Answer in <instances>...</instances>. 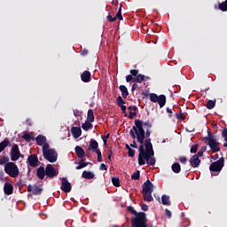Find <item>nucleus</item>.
I'll use <instances>...</instances> for the list:
<instances>
[{
    "label": "nucleus",
    "mask_w": 227,
    "mask_h": 227,
    "mask_svg": "<svg viewBox=\"0 0 227 227\" xmlns=\"http://www.w3.org/2000/svg\"><path fill=\"white\" fill-rule=\"evenodd\" d=\"M129 136L132 139L137 140V143L140 144L139 146V154H138V165L145 166V164H148V166H155V159L153 157L154 154H147L146 149L145 150V128H143V121L139 119L135 120V126L129 130Z\"/></svg>",
    "instance_id": "obj_1"
},
{
    "label": "nucleus",
    "mask_w": 227,
    "mask_h": 227,
    "mask_svg": "<svg viewBox=\"0 0 227 227\" xmlns=\"http://www.w3.org/2000/svg\"><path fill=\"white\" fill-rule=\"evenodd\" d=\"M142 194L145 201L148 203L153 201V197L152 196L153 192V184L150 182V179H147L142 185Z\"/></svg>",
    "instance_id": "obj_2"
},
{
    "label": "nucleus",
    "mask_w": 227,
    "mask_h": 227,
    "mask_svg": "<svg viewBox=\"0 0 227 227\" xmlns=\"http://www.w3.org/2000/svg\"><path fill=\"white\" fill-rule=\"evenodd\" d=\"M147 221L146 213L139 212L131 218V227H148Z\"/></svg>",
    "instance_id": "obj_3"
},
{
    "label": "nucleus",
    "mask_w": 227,
    "mask_h": 227,
    "mask_svg": "<svg viewBox=\"0 0 227 227\" xmlns=\"http://www.w3.org/2000/svg\"><path fill=\"white\" fill-rule=\"evenodd\" d=\"M206 143H207L212 153H215L216 152H221V147L219 146V142H217V138L212 135V133L208 132L207 137H204Z\"/></svg>",
    "instance_id": "obj_4"
},
{
    "label": "nucleus",
    "mask_w": 227,
    "mask_h": 227,
    "mask_svg": "<svg viewBox=\"0 0 227 227\" xmlns=\"http://www.w3.org/2000/svg\"><path fill=\"white\" fill-rule=\"evenodd\" d=\"M4 172L9 175L12 178H17L19 176V167L14 162H7L4 165Z\"/></svg>",
    "instance_id": "obj_5"
},
{
    "label": "nucleus",
    "mask_w": 227,
    "mask_h": 227,
    "mask_svg": "<svg viewBox=\"0 0 227 227\" xmlns=\"http://www.w3.org/2000/svg\"><path fill=\"white\" fill-rule=\"evenodd\" d=\"M145 136L146 137L145 140V147L146 149L145 153L149 155H155V152H153V145H152V138H150V136H152V130H145Z\"/></svg>",
    "instance_id": "obj_6"
},
{
    "label": "nucleus",
    "mask_w": 227,
    "mask_h": 227,
    "mask_svg": "<svg viewBox=\"0 0 227 227\" xmlns=\"http://www.w3.org/2000/svg\"><path fill=\"white\" fill-rule=\"evenodd\" d=\"M150 100L151 102H154L159 104L160 106V109H162V107H164V106H166V95L161 94L160 96H158L155 93H151L149 95Z\"/></svg>",
    "instance_id": "obj_7"
},
{
    "label": "nucleus",
    "mask_w": 227,
    "mask_h": 227,
    "mask_svg": "<svg viewBox=\"0 0 227 227\" xmlns=\"http://www.w3.org/2000/svg\"><path fill=\"white\" fill-rule=\"evenodd\" d=\"M20 157L23 159L24 155L20 153V150L19 149V145L14 144L12 146V150H11V160H12V162H15V160H19Z\"/></svg>",
    "instance_id": "obj_8"
},
{
    "label": "nucleus",
    "mask_w": 227,
    "mask_h": 227,
    "mask_svg": "<svg viewBox=\"0 0 227 227\" xmlns=\"http://www.w3.org/2000/svg\"><path fill=\"white\" fill-rule=\"evenodd\" d=\"M43 156L48 162L52 163L58 160V152H56V149H50V151L45 152Z\"/></svg>",
    "instance_id": "obj_9"
},
{
    "label": "nucleus",
    "mask_w": 227,
    "mask_h": 227,
    "mask_svg": "<svg viewBox=\"0 0 227 227\" xmlns=\"http://www.w3.org/2000/svg\"><path fill=\"white\" fill-rule=\"evenodd\" d=\"M223 168H224V158L223 157H222L218 160L211 163V165L209 167V170L217 172V171H221L223 169Z\"/></svg>",
    "instance_id": "obj_10"
},
{
    "label": "nucleus",
    "mask_w": 227,
    "mask_h": 227,
    "mask_svg": "<svg viewBox=\"0 0 227 227\" xmlns=\"http://www.w3.org/2000/svg\"><path fill=\"white\" fill-rule=\"evenodd\" d=\"M27 192H32L34 196H40V194L43 192V188L36 184H34V185L28 184Z\"/></svg>",
    "instance_id": "obj_11"
},
{
    "label": "nucleus",
    "mask_w": 227,
    "mask_h": 227,
    "mask_svg": "<svg viewBox=\"0 0 227 227\" xmlns=\"http://www.w3.org/2000/svg\"><path fill=\"white\" fill-rule=\"evenodd\" d=\"M60 189L64 192H70L72 191V184L67 180V177H62Z\"/></svg>",
    "instance_id": "obj_12"
},
{
    "label": "nucleus",
    "mask_w": 227,
    "mask_h": 227,
    "mask_svg": "<svg viewBox=\"0 0 227 227\" xmlns=\"http://www.w3.org/2000/svg\"><path fill=\"white\" fill-rule=\"evenodd\" d=\"M45 175L48 178H54V176H58V172L51 164H48L45 168Z\"/></svg>",
    "instance_id": "obj_13"
},
{
    "label": "nucleus",
    "mask_w": 227,
    "mask_h": 227,
    "mask_svg": "<svg viewBox=\"0 0 227 227\" xmlns=\"http://www.w3.org/2000/svg\"><path fill=\"white\" fill-rule=\"evenodd\" d=\"M145 81V75L139 74L137 76L133 77L132 75L126 76V82H138L141 83Z\"/></svg>",
    "instance_id": "obj_14"
},
{
    "label": "nucleus",
    "mask_w": 227,
    "mask_h": 227,
    "mask_svg": "<svg viewBox=\"0 0 227 227\" xmlns=\"http://www.w3.org/2000/svg\"><path fill=\"white\" fill-rule=\"evenodd\" d=\"M27 162L31 168H36V166H38V156H36V154L29 155Z\"/></svg>",
    "instance_id": "obj_15"
},
{
    "label": "nucleus",
    "mask_w": 227,
    "mask_h": 227,
    "mask_svg": "<svg viewBox=\"0 0 227 227\" xmlns=\"http://www.w3.org/2000/svg\"><path fill=\"white\" fill-rule=\"evenodd\" d=\"M190 164L192 168H200V164H201V160L198 156H192L190 159Z\"/></svg>",
    "instance_id": "obj_16"
},
{
    "label": "nucleus",
    "mask_w": 227,
    "mask_h": 227,
    "mask_svg": "<svg viewBox=\"0 0 227 227\" xmlns=\"http://www.w3.org/2000/svg\"><path fill=\"white\" fill-rule=\"evenodd\" d=\"M4 192L7 196L13 194V185L12 183H5L4 185Z\"/></svg>",
    "instance_id": "obj_17"
},
{
    "label": "nucleus",
    "mask_w": 227,
    "mask_h": 227,
    "mask_svg": "<svg viewBox=\"0 0 227 227\" xmlns=\"http://www.w3.org/2000/svg\"><path fill=\"white\" fill-rule=\"evenodd\" d=\"M71 133L73 135V137H74V139H78V137H81V135L82 134V130L79 127H72Z\"/></svg>",
    "instance_id": "obj_18"
},
{
    "label": "nucleus",
    "mask_w": 227,
    "mask_h": 227,
    "mask_svg": "<svg viewBox=\"0 0 227 227\" xmlns=\"http://www.w3.org/2000/svg\"><path fill=\"white\" fill-rule=\"evenodd\" d=\"M81 79H82V82H90V81H91V73L88 70H85L81 74Z\"/></svg>",
    "instance_id": "obj_19"
},
{
    "label": "nucleus",
    "mask_w": 227,
    "mask_h": 227,
    "mask_svg": "<svg viewBox=\"0 0 227 227\" xmlns=\"http://www.w3.org/2000/svg\"><path fill=\"white\" fill-rule=\"evenodd\" d=\"M74 152L78 157V159H82V157H84V155H86V153L84 152V149H82V147L77 145L74 148Z\"/></svg>",
    "instance_id": "obj_20"
},
{
    "label": "nucleus",
    "mask_w": 227,
    "mask_h": 227,
    "mask_svg": "<svg viewBox=\"0 0 227 227\" xmlns=\"http://www.w3.org/2000/svg\"><path fill=\"white\" fill-rule=\"evenodd\" d=\"M35 141L38 146H42L43 145H45V143H47V137L43 135H39L36 137Z\"/></svg>",
    "instance_id": "obj_21"
},
{
    "label": "nucleus",
    "mask_w": 227,
    "mask_h": 227,
    "mask_svg": "<svg viewBox=\"0 0 227 227\" xmlns=\"http://www.w3.org/2000/svg\"><path fill=\"white\" fill-rule=\"evenodd\" d=\"M45 168L39 167L36 171V176H38V178L40 180H43V178H45Z\"/></svg>",
    "instance_id": "obj_22"
},
{
    "label": "nucleus",
    "mask_w": 227,
    "mask_h": 227,
    "mask_svg": "<svg viewBox=\"0 0 227 227\" xmlns=\"http://www.w3.org/2000/svg\"><path fill=\"white\" fill-rule=\"evenodd\" d=\"M82 176L86 180H92V178H95V174H93L91 171L84 170L82 174Z\"/></svg>",
    "instance_id": "obj_23"
},
{
    "label": "nucleus",
    "mask_w": 227,
    "mask_h": 227,
    "mask_svg": "<svg viewBox=\"0 0 227 227\" xmlns=\"http://www.w3.org/2000/svg\"><path fill=\"white\" fill-rule=\"evenodd\" d=\"M10 145V139L5 138L0 143V153L2 152H4L6 148H8V145Z\"/></svg>",
    "instance_id": "obj_24"
},
{
    "label": "nucleus",
    "mask_w": 227,
    "mask_h": 227,
    "mask_svg": "<svg viewBox=\"0 0 227 227\" xmlns=\"http://www.w3.org/2000/svg\"><path fill=\"white\" fill-rule=\"evenodd\" d=\"M98 142H97V140L93 138L90 139L89 150H93V152H95V150H98Z\"/></svg>",
    "instance_id": "obj_25"
},
{
    "label": "nucleus",
    "mask_w": 227,
    "mask_h": 227,
    "mask_svg": "<svg viewBox=\"0 0 227 227\" xmlns=\"http://www.w3.org/2000/svg\"><path fill=\"white\" fill-rule=\"evenodd\" d=\"M119 90H120V91L121 93V96L124 98H127V97H129V90L127 89V86L121 85V86H119Z\"/></svg>",
    "instance_id": "obj_26"
},
{
    "label": "nucleus",
    "mask_w": 227,
    "mask_h": 227,
    "mask_svg": "<svg viewBox=\"0 0 227 227\" xmlns=\"http://www.w3.org/2000/svg\"><path fill=\"white\" fill-rule=\"evenodd\" d=\"M161 203H162V205H166L167 207L171 206V200H169V196L162 195L161 196Z\"/></svg>",
    "instance_id": "obj_27"
},
{
    "label": "nucleus",
    "mask_w": 227,
    "mask_h": 227,
    "mask_svg": "<svg viewBox=\"0 0 227 227\" xmlns=\"http://www.w3.org/2000/svg\"><path fill=\"white\" fill-rule=\"evenodd\" d=\"M87 121L93 123L95 121V115L93 114V109H90L87 114Z\"/></svg>",
    "instance_id": "obj_28"
},
{
    "label": "nucleus",
    "mask_w": 227,
    "mask_h": 227,
    "mask_svg": "<svg viewBox=\"0 0 227 227\" xmlns=\"http://www.w3.org/2000/svg\"><path fill=\"white\" fill-rule=\"evenodd\" d=\"M82 129H83L86 130V131L90 130V129H93V124H91L90 121H86L82 125Z\"/></svg>",
    "instance_id": "obj_29"
},
{
    "label": "nucleus",
    "mask_w": 227,
    "mask_h": 227,
    "mask_svg": "<svg viewBox=\"0 0 227 227\" xmlns=\"http://www.w3.org/2000/svg\"><path fill=\"white\" fill-rule=\"evenodd\" d=\"M172 171L174 173H180V171H182V167H180L178 162L172 164Z\"/></svg>",
    "instance_id": "obj_30"
},
{
    "label": "nucleus",
    "mask_w": 227,
    "mask_h": 227,
    "mask_svg": "<svg viewBox=\"0 0 227 227\" xmlns=\"http://www.w3.org/2000/svg\"><path fill=\"white\" fill-rule=\"evenodd\" d=\"M218 10H220L221 12H227V0L218 4Z\"/></svg>",
    "instance_id": "obj_31"
},
{
    "label": "nucleus",
    "mask_w": 227,
    "mask_h": 227,
    "mask_svg": "<svg viewBox=\"0 0 227 227\" xmlns=\"http://www.w3.org/2000/svg\"><path fill=\"white\" fill-rule=\"evenodd\" d=\"M78 166L76 167V169H82L83 168H86V166H89V164H91L90 161L82 162V160H81L78 162Z\"/></svg>",
    "instance_id": "obj_32"
},
{
    "label": "nucleus",
    "mask_w": 227,
    "mask_h": 227,
    "mask_svg": "<svg viewBox=\"0 0 227 227\" xmlns=\"http://www.w3.org/2000/svg\"><path fill=\"white\" fill-rule=\"evenodd\" d=\"M8 162H10V158H8V156H0V166L8 164Z\"/></svg>",
    "instance_id": "obj_33"
},
{
    "label": "nucleus",
    "mask_w": 227,
    "mask_h": 227,
    "mask_svg": "<svg viewBox=\"0 0 227 227\" xmlns=\"http://www.w3.org/2000/svg\"><path fill=\"white\" fill-rule=\"evenodd\" d=\"M140 176H141V172L139 170H137L132 174L131 180H139Z\"/></svg>",
    "instance_id": "obj_34"
},
{
    "label": "nucleus",
    "mask_w": 227,
    "mask_h": 227,
    "mask_svg": "<svg viewBox=\"0 0 227 227\" xmlns=\"http://www.w3.org/2000/svg\"><path fill=\"white\" fill-rule=\"evenodd\" d=\"M144 127H145V130H150V129H152V127H153V124L150 121H145V122L142 121V129Z\"/></svg>",
    "instance_id": "obj_35"
},
{
    "label": "nucleus",
    "mask_w": 227,
    "mask_h": 227,
    "mask_svg": "<svg viewBox=\"0 0 227 227\" xmlns=\"http://www.w3.org/2000/svg\"><path fill=\"white\" fill-rule=\"evenodd\" d=\"M215 107V100H208L207 104V109H214Z\"/></svg>",
    "instance_id": "obj_36"
},
{
    "label": "nucleus",
    "mask_w": 227,
    "mask_h": 227,
    "mask_svg": "<svg viewBox=\"0 0 227 227\" xmlns=\"http://www.w3.org/2000/svg\"><path fill=\"white\" fill-rule=\"evenodd\" d=\"M112 184L114 187H120V178L119 177H112Z\"/></svg>",
    "instance_id": "obj_37"
},
{
    "label": "nucleus",
    "mask_w": 227,
    "mask_h": 227,
    "mask_svg": "<svg viewBox=\"0 0 227 227\" xmlns=\"http://www.w3.org/2000/svg\"><path fill=\"white\" fill-rule=\"evenodd\" d=\"M22 137L25 139V141H27V143H29L33 139V137H31V135L27 132H25Z\"/></svg>",
    "instance_id": "obj_38"
},
{
    "label": "nucleus",
    "mask_w": 227,
    "mask_h": 227,
    "mask_svg": "<svg viewBox=\"0 0 227 227\" xmlns=\"http://www.w3.org/2000/svg\"><path fill=\"white\" fill-rule=\"evenodd\" d=\"M43 154L45 153V152H50L51 151V145H49V143H44L43 145Z\"/></svg>",
    "instance_id": "obj_39"
},
{
    "label": "nucleus",
    "mask_w": 227,
    "mask_h": 227,
    "mask_svg": "<svg viewBox=\"0 0 227 227\" xmlns=\"http://www.w3.org/2000/svg\"><path fill=\"white\" fill-rule=\"evenodd\" d=\"M115 19H118V20H123V16L121 15V7L119 8Z\"/></svg>",
    "instance_id": "obj_40"
},
{
    "label": "nucleus",
    "mask_w": 227,
    "mask_h": 227,
    "mask_svg": "<svg viewBox=\"0 0 227 227\" xmlns=\"http://www.w3.org/2000/svg\"><path fill=\"white\" fill-rule=\"evenodd\" d=\"M127 210H128V212H129V214H133L134 215H137V214H139V213H137V211H136V209H134V207L132 206H129L127 207Z\"/></svg>",
    "instance_id": "obj_41"
},
{
    "label": "nucleus",
    "mask_w": 227,
    "mask_h": 227,
    "mask_svg": "<svg viewBox=\"0 0 227 227\" xmlns=\"http://www.w3.org/2000/svg\"><path fill=\"white\" fill-rule=\"evenodd\" d=\"M116 102H117L118 107H119L120 106H123V105L125 104V100H123V98H121V96H118Z\"/></svg>",
    "instance_id": "obj_42"
},
{
    "label": "nucleus",
    "mask_w": 227,
    "mask_h": 227,
    "mask_svg": "<svg viewBox=\"0 0 227 227\" xmlns=\"http://www.w3.org/2000/svg\"><path fill=\"white\" fill-rule=\"evenodd\" d=\"M130 74H128V75H132L133 77H137L138 76L139 74V70H137V69H131L130 70Z\"/></svg>",
    "instance_id": "obj_43"
},
{
    "label": "nucleus",
    "mask_w": 227,
    "mask_h": 227,
    "mask_svg": "<svg viewBox=\"0 0 227 227\" xmlns=\"http://www.w3.org/2000/svg\"><path fill=\"white\" fill-rule=\"evenodd\" d=\"M176 117L177 120H185L186 118L185 114L182 113L181 114L176 113Z\"/></svg>",
    "instance_id": "obj_44"
},
{
    "label": "nucleus",
    "mask_w": 227,
    "mask_h": 227,
    "mask_svg": "<svg viewBox=\"0 0 227 227\" xmlns=\"http://www.w3.org/2000/svg\"><path fill=\"white\" fill-rule=\"evenodd\" d=\"M198 146H199L198 145H192L190 150L191 153H196L198 152Z\"/></svg>",
    "instance_id": "obj_45"
},
{
    "label": "nucleus",
    "mask_w": 227,
    "mask_h": 227,
    "mask_svg": "<svg viewBox=\"0 0 227 227\" xmlns=\"http://www.w3.org/2000/svg\"><path fill=\"white\" fill-rule=\"evenodd\" d=\"M109 137H110V135H109V133H107L104 137H102L103 143L106 147H107V139L109 138Z\"/></svg>",
    "instance_id": "obj_46"
},
{
    "label": "nucleus",
    "mask_w": 227,
    "mask_h": 227,
    "mask_svg": "<svg viewBox=\"0 0 227 227\" xmlns=\"http://www.w3.org/2000/svg\"><path fill=\"white\" fill-rule=\"evenodd\" d=\"M222 136L224 138V141L227 143V128L223 129Z\"/></svg>",
    "instance_id": "obj_47"
},
{
    "label": "nucleus",
    "mask_w": 227,
    "mask_h": 227,
    "mask_svg": "<svg viewBox=\"0 0 227 227\" xmlns=\"http://www.w3.org/2000/svg\"><path fill=\"white\" fill-rule=\"evenodd\" d=\"M134 116H137V112H129V120H134Z\"/></svg>",
    "instance_id": "obj_48"
},
{
    "label": "nucleus",
    "mask_w": 227,
    "mask_h": 227,
    "mask_svg": "<svg viewBox=\"0 0 227 227\" xmlns=\"http://www.w3.org/2000/svg\"><path fill=\"white\" fill-rule=\"evenodd\" d=\"M128 155H129V157H135V155H136V151H134L133 149H129V150L128 151Z\"/></svg>",
    "instance_id": "obj_49"
},
{
    "label": "nucleus",
    "mask_w": 227,
    "mask_h": 227,
    "mask_svg": "<svg viewBox=\"0 0 227 227\" xmlns=\"http://www.w3.org/2000/svg\"><path fill=\"white\" fill-rule=\"evenodd\" d=\"M99 169L101 171H107V166L106 164H104V163H101L100 167H99Z\"/></svg>",
    "instance_id": "obj_50"
},
{
    "label": "nucleus",
    "mask_w": 227,
    "mask_h": 227,
    "mask_svg": "<svg viewBox=\"0 0 227 227\" xmlns=\"http://www.w3.org/2000/svg\"><path fill=\"white\" fill-rule=\"evenodd\" d=\"M141 208H142V210H144V212H148V205L142 204Z\"/></svg>",
    "instance_id": "obj_51"
},
{
    "label": "nucleus",
    "mask_w": 227,
    "mask_h": 227,
    "mask_svg": "<svg viewBox=\"0 0 227 227\" xmlns=\"http://www.w3.org/2000/svg\"><path fill=\"white\" fill-rule=\"evenodd\" d=\"M165 214L168 219H171V212L169 211V209L166 208Z\"/></svg>",
    "instance_id": "obj_52"
},
{
    "label": "nucleus",
    "mask_w": 227,
    "mask_h": 227,
    "mask_svg": "<svg viewBox=\"0 0 227 227\" xmlns=\"http://www.w3.org/2000/svg\"><path fill=\"white\" fill-rule=\"evenodd\" d=\"M128 109H129V111H130V112H132V111H137V106H129V107H128Z\"/></svg>",
    "instance_id": "obj_53"
},
{
    "label": "nucleus",
    "mask_w": 227,
    "mask_h": 227,
    "mask_svg": "<svg viewBox=\"0 0 227 227\" xmlns=\"http://www.w3.org/2000/svg\"><path fill=\"white\" fill-rule=\"evenodd\" d=\"M179 160L182 164H185L187 162V158L185 157H180Z\"/></svg>",
    "instance_id": "obj_54"
},
{
    "label": "nucleus",
    "mask_w": 227,
    "mask_h": 227,
    "mask_svg": "<svg viewBox=\"0 0 227 227\" xmlns=\"http://www.w3.org/2000/svg\"><path fill=\"white\" fill-rule=\"evenodd\" d=\"M203 153H204L203 151L200 150L198 152V153L194 154V155H195V157H198L200 159V157H203Z\"/></svg>",
    "instance_id": "obj_55"
},
{
    "label": "nucleus",
    "mask_w": 227,
    "mask_h": 227,
    "mask_svg": "<svg viewBox=\"0 0 227 227\" xmlns=\"http://www.w3.org/2000/svg\"><path fill=\"white\" fill-rule=\"evenodd\" d=\"M119 107H121V110L122 111V113H125V111H127V106L125 105H121L119 106Z\"/></svg>",
    "instance_id": "obj_56"
},
{
    "label": "nucleus",
    "mask_w": 227,
    "mask_h": 227,
    "mask_svg": "<svg viewBox=\"0 0 227 227\" xmlns=\"http://www.w3.org/2000/svg\"><path fill=\"white\" fill-rule=\"evenodd\" d=\"M167 113H168V116H169V118H171V114H173V110H171V108H169V107H167Z\"/></svg>",
    "instance_id": "obj_57"
},
{
    "label": "nucleus",
    "mask_w": 227,
    "mask_h": 227,
    "mask_svg": "<svg viewBox=\"0 0 227 227\" xmlns=\"http://www.w3.org/2000/svg\"><path fill=\"white\" fill-rule=\"evenodd\" d=\"M94 152H95V153H97V155L98 156H100V155H102V152L100 151V149H96V150H94Z\"/></svg>",
    "instance_id": "obj_58"
},
{
    "label": "nucleus",
    "mask_w": 227,
    "mask_h": 227,
    "mask_svg": "<svg viewBox=\"0 0 227 227\" xmlns=\"http://www.w3.org/2000/svg\"><path fill=\"white\" fill-rule=\"evenodd\" d=\"M82 56H88V50H86V49L82 50Z\"/></svg>",
    "instance_id": "obj_59"
},
{
    "label": "nucleus",
    "mask_w": 227,
    "mask_h": 227,
    "mask_svg": "<svg viewBox=\"0 0 227 227\" xmlns=\"http://www.w3.org/2000/svg\"><path fill=\"white\" fill-rule=\"evenodd\" d=\"M131 148H137V143L134 141L132 144H130Z\"/></svg>",
    "instance_id": "obj_60"
},
{
    "label": "nucleus",
    "mask_w": 227,
    "mask_h": 227,
    "mask_svg": "<svg viewBox=\"0 0 227 227\" xmlns=\"http://www.w3.org/2000/svg\"><path fill=\"white\" fill-rule=\"evenodd\" d=\"M108 22H113V16H111L110 14L106 17Z\"/></svg>",
    "instance_id": "obj_61"
},
{
    "label": "nucleus",
    "mask_w": 227,
    "mask_h": 227,
    "mask_svg": "<svg viewBox=\"0 0 227 227\" xmlns=\"http://www.w3.org/2000/svg\"><path fill=\"white\" fill-rule=\"evenodd\" d=\"M137 88V84L134 83L131 87V91L136 90V89Z\"/></svg>",
    "instance_id": "obj_62"
},
{
    "label": "nucleus",
    "mask_w": 227,
    "mask_h": 227,
    "mask_svg": "<svg viewBox=\"0 0 227 227\" xmlns=\"http://www.w3.org/2000/svg\"><path fill=\"white\" fill-rule=\"evenodd\" d=\"M0 180H4V172H0Z\"/></svg>",
    "instance_id": "obj_63"
},
{
    "label": "nucleus",
    "mask_w": 227,
    "mask_h": 227,
    "mask_svg": "<svg viewBox=\"0 0 227 227\" xmlns=\"http://www.w3.org/2000/svg\"><path fill=\"white\" fill-rule=\"evenodd\" d=\"M98 162H102V155L98 156Z\"/></svg>",
    "instance_id": "obj_64"
}]
</instances>
